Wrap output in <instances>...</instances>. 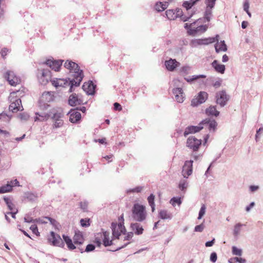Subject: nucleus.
<instances>
[{
  "instance_id": "nucleus-64",
  "label": "nucleus",
  "mask_w": 263,
  "mask_h": 263,
  "mask_svg": "<svg viewBox=\"0 0 263 263\" xmlns=\"http://www.w3.org/2000/svg\"><path fill=\"white\" fill-rule=\"evenodd\" d=\"M238 261V257H233L229 259V263H234L235 262H237Z\"/></svg>"
},
{
  "instance_id": "nucleus-43",
  "label": "nucleus",
  "mask_w": 263,
  "mask_h": 263,
  "mask_svg": "<svg viewBox=\"0 0 263 263\" xmlns=\"http://www.w3.org/2000/svg\"><path fill=\"white\" fill-rule=\"evenodd\" d=\"M205 209H206L205 205L204 204H203L201 206V208L200 210L198 219H201L202 217V216L205 214Z\"/></svg>"
},
{
  "instance_id": "nucleus-37",
  "label": "nucleus",
  "mask_w": 263,
  "mask_h": 263,
  "mask_svg": "<svg viewBox=\"0 0 263 263\" xmlns=\"http://www.w3.org/2000/svg\"><path fill=\"white\" fill-rule=\"evenodd\" d=\"M212 8H206V10L204 13V18L208 22H209L211 20V17L212 14Z\"/></svg>"
},
{
  "instance_id": "nucleus-22",
  "label": "nucleus",
  "mask_w": 263,
  "mask_h": 263,
  "mask_svg": "<svg viewBox=\"0 0 263 263\" xmlns=\"http://www.w3.org/2000/svg\"><path fill=\"white\" fill-rule=\"evenodd\" d=\"M165 65L168 70L173 71L179 65V63L175 60L170 59L165 61Z\"/></svg>"
},
{
  "instance_id": "nucleus-52",
  "label": "nucleus",
  "mask_w": 263,
  "mask_h": 263,
  "mask_svg": "<svg viewBox=\"0 0 263 263\" xmlns=\"http://www.w3.org/2000/svg\"><path fill=\"white\" fill-rule=\"evenodd\" d=\"M95 249V246L92 244L88 245L85 249V251L87 252H91L94 250Z\"/></svg>"
},
{
  "instance_id": "nucleus-31",
  "label": "nucleus",
  "mask_w": 263,
  "mask_h": 263,
  "mask_svg": "<svg viewBox=\"0 0 263 263\" xmlns=\"http://www.w3.org/2000/svg\"><path fill=\"white\" fill-rule=\"evenodd\" d=\"M204 120H208V121L204 126H208L209 130L212 129L213 131L215 130L217 123L215 120H210L209 119H205Z\"/></svg>"
},
{
  "instance_id": "nucleus-58",
  "label": "nucleus",
  "mask_w": 263,
  "mask_h": 263,
  "mask_svg": "<svg viewBox=\"0 0 263 263\" xmlns=\"http://www.w3.org/2000/svg\"><path fill=\"white\" fill-rule=\"evenodd\" d=\"M249 8V3L248 0H246L243 4V10L245 11H248Z\"/></svg>"
},
{
  "instance_id": "nucleus-61",
  "label": "nucleus",
  "mask_w": 263,
  "mask_h": 263,
  "mask_svg": "<svg viewBox=\"0 0 263 263\" xmlns=\"http://www.w3.org/2000/svg\"><path fill=\"white\" fill-rule=\"evenodd\" d=\"M18 212V210H16V211H11V212H8L7 213V214H9V215H11L12 217L14 219H15L16 218L15 217V215Z\"/></svg>"
},
{
  "instance_id": "nucleus-59",
  "label": "nucleus",
  "mask_w": 263,
  "mask_h": 263,
  "mask_svg": "<svg viewBox=\"0 0 263 263\" xmlns=\"http://www.w3.org/2000/svg\"><path fill=\"white\" fill-rule=\"evenodd\" d=\"M221 82H222V81H221V80H218V81H216V82L213 84V86H214L215 88H217L221 86Z\"/></svg>"
},
{
  "instance_id": "nucleus-41",
  "label": "nucleus",
  "mask_w": 263,
  "mask_h": 263,
  "mask_svg": "<svg viewBox=\"0 0 263 263\" xmlns=\"http://www.w3.org/2000/svg\"><path fill=\"white\" fill-rule=\"evenodd\" d=\"M54 121H55V122L53 126L55 128L60 127L63 125V121L61 118L54 120Z\"/></svg>"
},
{
  "instance_id": "nucleus-50",
  "label": "nucleus",
  "mask_w": 263,
  "mask_h": 263,
  "mask_svg": "<svg viewBox=\"0 0 263 263\" xmlns=\"http://www.w3.org/2000/svg\"><path fill=\"white\" fill-rule=\"evenodd\" d=\"M19 117L22 120L27 121L29 119V116L28 114L23 112L19 115Z\"/></svg>"
},
{
  "instance_id": "nucleus-54",
  "label": "nucleus",
  "mask_w": 263,
  "mask_h": 263,
  "mask_svg": "<svg viewBox=\"0 0 263 263\" xmlns=\"http://www.w3.org/2000/svg\"><path fill=\"white\" fill-rule=\"evenodd\" d=\"M217 259V254L215 252H213L210 255V260L213 262H215Z\"/></svg>"
},
{
  "instance_id": "nucleus-39",
  "label": "nucleus",
  "mask_w": 263,
  "mask_h": 263,
  "mask_svg": "<svg viewBox=\"0 0 263 263\" xmlns=\"http://www.w3.org/2000/svg\"><path fill=\"white\" fill-rule=\"evenodd\" d=\"M143 188V186H137V187H136L135 188H134V189H129V190H127V193H138L141 192L142 191Z\"/></svg>"
},
{
  "instance_id": "nucleus-18",
  "label": "nucleus",
  "mask_w": 263,
  "mask_h": 263,
  "mask_svg": "<svg viewBox=\"0 0 263 263\" xmlns=\"http://www.w3.org/2000/svg\"><path fill=\"white\" fill-rule=\"evenodd\" d=\"M63 62V60H52L49 59L46 61V64L52 69L58 71L59 70Z\"/></svg>"
},
{
  "instance_id": "nucleus-13",
  "label": "nucleus",
  "mask_w": 263,
  "mask_h": 263,
  "mask_svg": "<svg viewBox=\"0 0 263 263\" xmlns=\"http://www.w3.org/2000/svg\"><path fill=\"white\" fill-rule=\"evenodd\" d=\"M111 229L113 237L117 238H119L121 233H124L126 231L124 226L121 223L118 224L112 223Z\"/></svg>"
},
{
  "instance_id": "nucleus-63",
  "label": "nucleus",
  "mask_w": 263,
  "mask_h": 263,
  "mask_svg": "<svg viewBox=\"0 0 263 263\" xmlns=\"http://www.w3.org/2000/svg\"><path fill=\"white\" fill-rule=\"evenodd\" d=\"M214 241H215V239L214 238L211 241L206 242L205 243V246L206 247L212 246L214 245Z\"/></svg>"
},
{
  "instance_id": "nucleus-46",
  "label": "nucleus",
  "mask_w": 263,
  "mask_h": 263,
  "mask_svg": "<svg viewBox=\"0 0 263 263\" xmlns=\"http://www.w3.org/2000/svg\"><path fill=\"white\" fill-rule=\"evenodd\" d=\"M24 221L27 223H31L34 222V221H36L35 219L33 220V218L30 216V215L29 214H27L25 216Z\"/></svg>"
},
{
  "instance_id": "nucleus-19",
  "label": "nucleus",
  "mask_w": 263,
  "mask_h": 263,
  "mask_svg": "<svg viewBox=\"0 0 263 263\" xmlns=\"http://www.w3.org/2000/svg\"><path fill=\"white\" fill-rule=\"evenodd\" d=\"M96 85L93 84L92 81L88 83H84L82 86V89L88 95H93L95 92Z\"/></svg>"
},
{
  "instance_id": "nucleus-34",
  "label": "nucleus",
  "mask_w": 263,
  "mask_h": 263,
  "mask_svg": "<svg viewBox=\"0 0 263 263\" xmlns=\"http://www.w3.org/2000/svg\"><path fill=\"white\" fill-rule=\"evenodd\" d=\"M206 114L208 115H212L214 116H218L219 112L216 109L215 106H210L206 109Z\"/></svg>"
},
{
  "instance_id": "nucleus-23",
  "label": "nucleus",
  "mask_w": 263,
  "mask_h": 263,
  "mask_svg": "<svg viewBox=\"0 0 263 263\" xmlns=\"http://www.w3.org/2000/svg\"><path fill=\"white\" fill-rule=\"evenodd\" d=\"M81 118V114L77 111H70V115L69 117V121L73 123L78 122Z\"/></svg>"
},
{
  "instance_id": "nucleus-9",
  "label": "nucleus",
  "mask_w": 263,
  "mask_h": 263,
  "mask_svg": "<svg viewBox=\"0 0 263 263\" xmlns=\"http://www.w3.org/2000/svg\"><path fill=\"white\" fill-rule=\"evenodd\" d=\"M53 95L50 92H44L40 99V103H43V105H41V107L43 109H46L49 106L47 103L53 100Z\"/></svg>"
},
{
  "instance_id": "nucleus-14",
  "label": "nucleus",
  "mask_w": 263,
  "mask_h": 263,
  "mask_svg": "<svg viewBox=\"0 0 263 263\" xmlns=\"http://www.w3.org/2000/svg\"><path fill=\"white\" fill-rule=\"evenodd\" d=\"M9 84L12 86H16L21 82V79L18 78L13 71H8L5 76Z\"/></svg>"
},
{
  "instance_id": "nucleus-17",
  "label": "nucleus",
  "mask_w": 263,
  "mask_h": 263,
  "mask_svg": "<svg viewBox=\"0 0 263 263\" xmlns=\"http://www.w3.org/2000/svg\"><path fill=\"white\" fill-rule=\"evenodd\" d=\"M51 238L48 240L52 243L53 246L63 247L64 243L59 235L55 234L53 232H50Z\"/></svg>"
},
{
  "instance_id": "nucleus-47",
  "label": "nucleus",
  "mask_w": 263,
  "mask_h": 263,
  "mask_svg": "<svg viewBox=\"0 0 263 263\" xmlns=\"http://www.w3.org/2000/svg\"><path fill=\"white\" fill-rule=\"evenodd\" d=\"M30 229L32 231L33 234H35L36 236L40 235V233L38 231V229L35 224L32 225L30 227Z\"/></svg>"
},
{
  "instance_id": "nucleus-60",
  "label": "nucleus",
  "mask_w": 263,
  "mask_h": 263,
  "mask_svg": "<svg viewBox=\"0 0 263 263\" xmlns=\"http://www.w3.org/2000/svg\"><path fill=\"white\" fill-rule=\"evenodd\" d=\"M8 51V50L7 48H3L1 52L2 56L3 58H4L7 55Z\"/></svg>"
},
{
  "instance_id": "nucleus-45",
  "label": "nucleus",
  "mask_w": 263,
  "mask_h": 263,
  "mask_svg": "<svg viewBox=\"0 0 263 263\" xmlns=\"http://www.w3.org/2000/svg\"><path fill=\"white\" fill-rule=\"evenodd\" d=\"M181 198H172L170 200V203L173 205L175 206L176 204L180 205L181 203L180 200Z\"/></svg>"
},
{
  "instance_id": "nucleus-4",
  "label": "nucleus",
  "mask_w": 263,
  "mask_h": 263,
  "mask_svg": "<svg viewBox=\"0 0 263 263\" xmlns=\"http://www.w3.org/2000/svg\"><path fill=\"white\" fill-rule=\"evenodd\" d=\"M145 207L138 203L135 204L132 209L133 218L136 221H142L145 218Z\"/></svg>"
},
{
  "instance_id": "nucleus-16",
  "label": "nucleus",
  "mask_w": 263,
  "mask_h": 263,
  "mask_svg": "<svg viewBox=\"0 0 263 263\" xmlns=\"http://www.w3.org/2000/svg\"><path fill=\"white\" fill-rule=\"evenodd\" d=\"M208 97V94L206 92H200L197 97L192 100L191 102L192 105L193 106H196L204 103L207 99Z\"/></svg>"
},
{
  "instance_id": "nucleus-8",
  "label": "nucleus",
  "mask_w": 263,
  "mask_h": 263,
  "mask_svg": "<svg viewBox=\"0 0 263 263\" xmlns=\"http://www.w3.org/2000/svg\"><path fill=\"white\" fill-rule=\"evenodd\" d=\"M218 35L215 37H209L201 39H197L192 41V44L193 46L195 47L198 45H206L211 43H214L216 41H218Z\"/></svg>"
},
{
  "instance_id": "nucleus-2",
  "label": "nucleus",
  "mask_w": 263,
  "mask_h": 263,
  "mask_svg": "<svg viewBox=\"0 0 263 263\" xmlns=\"http://www.w3.org/2000/svg\"><path fill=\"white\" fill-rule=\"evenodd\" d=\"M189 13V12H188ZM195 14L194 12H192L191 14H188V15H184L183 14L182 11L179 8L175 10L168 9L165 11V14L167 18L170 20H175L178 17H180L181 20L183 22L187 21L190 18H191Z\"/></svg>"
},
{
  "instance_id": "nucleus-28",
  "label": "nucleus",
  "mask_w": 263,
  "mask_h": 263,
  "mask_svg": "<svg viewBox=\"0 0 263 263\" xmlns=\"http://www.w3.org/2000/svg\"><path fill=\"white\" fill-rule=\"evenodd\" d=\"M73 239L75 245H82L84 242L83 235L80 232L76 233Z\"/></svg>"
},
{
  "instance_id": "nucleus-51",
  "label": "nucleus",
  "mask_w": 263,
  "mask_h": 263,
  "mask_svg": "<svg viewBox=\"0 0 263 263\" xmlns=\"http://www.w3.org/2000/svg\"><path fill=\"white\" fill-rule=\"evenodd\" d=\"M242 226V224L240 223H237L235 225L234 228V234L235 235L238 234L239 231L240 230V228Z\"/></svg>"
},
{
  "instance_id": "nucleus-32",
  "label": "nucleus",
  "mask_w": 263,
  "mask_h": 263,
  "mask_svg": "<svg viewBox=\"0 0 263 263\" xmlns=\"http://www.w3.org/2000/svg\"><path fill=\"white\" fill-rule=\"evenodd\" d=\"M159 214L160 217L162 219H171L172 218V214L165 210H161Z\"/></svg>"
},
{
  "instance_id": "nucleus-12",
  "label": "nucleus",
  "mask_w": 263,
  "mask_h": 263,
  "mask_svg": "<svg viewBox=\"0 0 263 263\" xmlns=\"http://www.w3.org/2000/svg\"><path fill=\"white\" fill-rule=\"evenodd\" d=\"M193 160L186 161L182 167V175L184 178L187 179L193 173Z\"/></svg>"
},
{
  "instance_id": "nucleus-62",
  "label": "nucleus",
  "mask_w": 263,
  "mask_h": 263,
  "mask_svg": "<svg viewBox=\"0 0 263 263\" xmlns=\"http://www.w3.org/2000/svg\"><path fill=\"white\" fill-rule=\"evenodd\" d=\"M133 236V232H129L127 234V235L125 237L124 239L129 240H130Z\"/></svg>"
},
{
  "instance_id": "nucleus-26",
  "label": "nucleus",
  "mask_w": 263,
  "mask_h": 263,
  "mask_svg": "<svg viewBox=\"0 0 263 263\" xmlns=\"http://www.w3.org/2000/svg\"><path fill=\"white\" fill-rule=\"evenodd\" d=\"M217 43L215 45V50L216 52L220 51H226L227 50V47L224 43V41H220L218 42V40L216 41Z\"/></svg>"
},
{
  "instance_id": "nucleus-11",
  "label": "nucleus",
  "mask_w": 263,
  "mask_h": 263,
  "mask_svg": "<svg viewBox=\"0 0 263 263\" xmlns=\"http://www.w3.org/2000/svg\"><path fill=\"white\" fill-rule=\"evenodd\" d=\"M208 122V120H203L197 126H188L186 128L184 131V136H186L190 134L195 133L199 132L204 128V125H205Z\"/></svg>"
},
{
  "instance_id": "nucleus-24",
  "label": "nucleus",
  "mask_w": 263,
  "mask_h": 263,
  "mask_svg": "<svg viewBox=\"0 0 263 263\" xmlns=\"http://www.w3.org/2000/svg\"><path fill=\"white\" fill-rule=\"evenodd\" d=\"M212 67L215 70L220 73H224L225 71V66L219 64L217 60H214L212 63Z\"/></svg>"
},
{
  "instance_id": "nucleus-15",
  "label": "nucleus",
  "mask_w": 263,
  "mask_h": 263,
  "mask_svg": "<svg viewBox=\"0 0 263 263\" xmlns=\"http://www.w3.org/2000/svg\"><path fill=\"white\" fill-rule=\"evenodd\" d=\"M216 102L221 106H224L229 100V96L224 90L219 91L216 93Z\"/></svg>"
},
{
  "instance_id": "nucleus-6",
  "label": "nucleus",
  "mask_w": 263,
  "mask_h": 263,
  "mask_svg": "<svg viewBox=\"0 0 263 263\" xmlns=\"http://www.w3.org/2000/svg\"><path fill=\"white\" fill-rule=\"evenodd\" d=\"M198 20L197 21H195L191 24H185L184 27L189 30V31L191 34L194 35L197 33H203L208 28V26L206 25H198V24L196 25V24L198 23Z\"/></svg>"
},
{
  "instance_id": "nucleus-36",
  "label": "nucleus",
  "mask_w": 263,
  "mask_h": 263,
  "mask_svg": "<svg viewBox=\"0 0 263 263\" xmlns=\"http://www.w3.org/2000/svg\"><path fill=\"white\" fill-rule=\"evenodd\" d=\"M188 186V182L187 179L184 178L181 179L178 184V187L181 191H184L187 189Z\"/></svg>"
},
{
  "instance_id": "nucleus-38",
  "label": "nucleus",
  "mask_w": 263,
  "mask_h": 263,
  "mask_svg": "<svg viewBox=\"0 0 263 263\" xmlns=\"http://www.w3.org/2000/svg\"><path fill=\"white\" fill-rule=\"evenodd\" d=\"M11 191V186L8 184L0 187V194L5 193Z\"/></svg>"
},
{
  "instance_id": "nucleus-25",
  "label": "nucleus",
  "mask_w": 263,
  "mask_h": 263,
  "mask_svg": "<svg viewBox=\"0 0 263 263\" xmlns=\"http://www.w3.org/2000/svg\"><path fill=\"white\" fill-rule=\"evenodd\" d=\"M130 228L133 232L135 233L136 234L140 235L143 233V229L142 227L141 226L140 224L138 223H131Z\"/></svg>"
},
{
  "instance_id": "nucleus-30",
  "label": "nucleus",
  "mask_w": 263,
  "mask_h": 263,
  "mask_svg": "<svg viewBox=\"0 0 263 263\" xmlns=\"http://www.w3.org/2000/svg\"><path fill=\"white\" fill-rule=\"evenodd\" d=\"M63 237L69 250H72L76 248L72 240L69 236L63 235Z\"/></svg>"
},
{
  "instance_id": "nucleus-35",
  "label": "nucleus",
  "mask_w": 263,
  "mask_h": 263,
  "mask_svg": "<svg viewBox=\"0 0 263 263\" xmlns=\"http://www.w3.org/2000/svg\"><path fill=\"white\" fill-rule=\"evenodd\" d=\"M103 232L101 233H98L95 235L94 242L97 245V246H101L102 243L101 242L102 241H103Z\"/></svg>"
},
{
  "instance_id": "nucleus-42",
  "label": "nucleus",
  "mask_w": 263,
  "mask_h": 263,
  "mask_svg": "<svg viewBox=\"0 0 263 263\" xmlns=\"http://www.w3.org/2000/svg\"><path fill=\"white\" fill-rule=\"evenodd\" d=\"M80 223L82 227H87L90 225L89 219H81L80 220Z\"/></svg>"
},
{
  "instance_id": "nucleus-27",
  "label": "nucleus",
  "mask_w": 263,
  "mask_h": 263,
  "mask_svg": "<svg viewBox=\"0 0 263 263\" xmlns=\"http://www.w3.org/2000/svg\"><path fill=\"white\" fill-rule=\"evenodd\" d=\"M168 6V2H157L155 5V9L158 12L164 11Z\"/></svg>"
},
{
  "instance_id": "nucleus-53",
  "label": "nucleus",
  "mask_w": 263,
  "mask_h": 263,
  "mask_svg": "<svg viewBox=\"0 0 263 263\" xmlns=\"http://www.w3.org/2000/svg\"><path fill=\"white\" fill-rule=\"evenodd\" d=\"M46 217H43L42 218H39L38 219H36L35 221L37 222L40 223H47L49 221L47 219H45Z\"/></svg>"
},
{
  "instance_id": "nucleus-10",
  "label": "nucleus",
  "mask_w": 263,
  "mask_h": 263,
  "mask_svg": "<svg viewBox=\"0 0 263 263\" xmlns=\"http://www.w3.org/2000/svg\"><path fill=\"white\" fill-rule=\"evenodd\" d=\"M201 144V140L195 137H190L186 142V146L194 151H197Z\"/></svg>"
},
{
  "instance_id": "nucleus-7",
  "label": "nucleus",
  "mask_w": 263,
  "mask_h": 263,
  "mask_svg": "<svg viewBox=\"0 0 263 263\" xmlns=\"http://www.w3.org/2000/svg\"><path fill=\"white\" fill-rule=\"evenodd\" d=\"M37 78L40 83L43 85H46L51 79V72L48 69H43L37 74Z\"/></svg>"
},
{
  "instance_id": "nucleus-40",
  "label": "nucleus",
  "mask_w": 263,
  "mask_h": 263,
  "mask_svg": "<svg viewBox=\"0 0 263 263\" xmlns=\"http://www.w3.org/2000/svg\"><path fill=\"white\" fill-rule=\"evenodd\" d=\"M232 253L233 255L241 256L242 255V250L233 246L232 249Z\"/></svg>"
},
{
  "instance_id": "nucleus-33",
  "label": "nucleus",
  "mask_w": 263,
  "mask_h": 263,
  "mask_svg": "<svg viewBox=\"0 0 263 263\" xmlns=\"http://www.w3.org/2000/svg\"><path fill=\"white\" fill-rule=\"evenodd\" d=\"M6 204L8 209L11 211H16L17 210L15 205L12 202L11 198H3Z\"/></svg>"
},
{
  "instance_id": "nucleus-3",
  "label": "nucleus",
  "mask_w": 263,
  "mask_h": 263,
  "mask_svg": "<svg viewBox=\"0 0 263 263\" xmlns=\"http://www.w3.org/2000/svg\"><path fill=\"white\" fill-rule=\"evenodd\" d=\"M36 115L41 117L42 119H40L38 117H36L34 119L35 121L38 120L42 121L44 120H47L49 118L54 120L62 117V110L61 108H53L49 110L48 113H42L41 114L36 113Z\"/></svg>"
},
{
  "instance_id": "nucleus-48",
  "label": "nucleus",
  "mask_w": 263,
  "mask_h": 263,
  "mask_svg": "<svg viewBox=\"0 0 263 263\" xmlns=\"http://www.w3.org/2000/svg\"><path fill=\"white\" fill-rule=\"evenodd\" d=\"M7 184L11 186V190H12V187H13L14 186H17V185L19 186V182L17 179H15L14 180H11L9 182H8Z\"/></svg>"
},
{
  "instance_id": "nucleus-21",
  "label": "nucleus",
  "mask_w": 263,
  "mask_h": 263,
  "mask_svg": "<svg viewBox=\"0 0 263 263\" xmlns=\"http://www.w3.org/2000/svg\"><path fill=\"white\" fill-rule=\"evenodd\" d=\"M173 93L175 95L176 100L179 103H182L184 101L183 93L182 88H176L173 89Z\"/></svg>"
},
{
  "instance_id": "nucleus-57",
  "label": "nucleus",
  "mask_w": 263,
  "mask_h": 263,
  "mask_svg": "<svg viewBox=\"0 0 263 263\" xmlns=\"http://www.w3.org/2000/svg\"><path fill=\"white\" fill-rule=\"evenodd\" d=\"M114 109L116 110L120 111L122 110L121 105L117 102H116L114 104Z\"/></svg>"
},
{
  "instance_id": "nucleus-55",
  "label": "nucleus",
  "mask_w": 263,
  "mask_h": 263,
  "mask_svg": "<svg viewBox=\"0 0 263 263\" xmlns=\"http://www.w3.org/2000/svg\"><path fill=\"white\" fill-rule=\"evenodd\" d=\"M204 229V226L203 224L196 226L195 228V231L196 232H202Z\"/></svg>"
},
{
  "instance_id": "nucleus-1",
  "label": "nucleus",
  "mask_w": 263,
  "mask_h": 263,
  "mask_svg": "<svg viewBox=\"0 0 263 263\" xmlns=\"http://www.w3.org/2000/svg\"><path fill=\"white\" fill-rule=\"evenodd\" d=\"M64 67L70 70L72 78H69L68 80L63 79H54L51 80V82L57 88L60 87H65L70 86L69 91H73V86H79L84 77L82 70L80 69L79 65L71 61L67 60L64 64Z\"/></svg>"
},
{
  "instance_id": "nucleus-56",
  "label": "nucleus",
  "mask_w": 263,
  "mask_h": 263,
  "mask_svg": "<svg viewBox=\"0 0 263 263\" xmlns=\"http://www.w3.org/2000/svg\"><path fill=\"white\" fill-rule=\"evenodd\" d=\"M80 205L81 208L83 211H85V210H87L88 203H87V202H86L85 201V202H81L80 203Z\"/></svg>"
},
{
  "instance_id": "nucleus-49",
  "label": "nucleus",
  "mask_w": 263,
  "mask_h": 263,
  "mask_svg": "<svg viewBox=\"0 0 263 263\" xmlns=\"http://www.w3.org/2000/svg\"><path fill=\"white\" fill-rule=\"evenodd\" d=\"M45 219H47L50 223L54 227H57L59 224V223L55 219L50 217H46Z\"/></svg>"
},
{
  "instance_id": "nucleus-20",
  "label": "nucleus",
  "mask_w": 263,
  "mask_h": 263,
  "mask_svg": "<svg viewBox=\"0 0 263 263\" xmlns=\"http://www.w3.org/2000/svg\"><path fill=\"white\" fill-rule=\"evenodd\" d=\"M69 104L72 106H75L83 104V101L78 98L76 93H73L69 96L68 100Z\"/></svg>"
},
{
  "instance_id": "nucleus-5",
  "label": "nucleus",
  "mask_w": 263,
  "mask_h": 263,
  "mask_svg": "<svg viewBox=\"0 0 263 263\" xmlns=\"http://www.w3.org/2000/svg\"><path fill=\"white\" fill-rule=\"evenodd\" d=\"M16 92L13 91L10 93L9 99L11 102L9 109L13 112L22 111L23 107L22 105V101L20 98L14 99L16 97Z\"/></svg>"
},
{
  "instance_id": "nucleus-29",
  "label": "nucleus",
  "mask_w": 263,
  "mask_h": 263,
  "mask_svg": "<svg viewBox=\"0 0 263 263\" xmlns=\"http://www.w3.org/2000/svg\"><path fill=\"white\" fill-rule=\"evenodd\" d=\"M103 242L105 247L109 246L112 245V241L109 239V232L103 231Z\"/></svg>"
},
{
  "instance_id": "nucleus-44",
  "label": "nucleus",
  "mask_w": 263,
  "mask_h": 263,
  "mask_svg": "<svg viewBox=\"0 0 263 263\" xmlns=\"http://www.w3.org/2000/svg\"><path fill=\"white\" fill-rule=\"evenodd\" d=\"M216 0H206L205 3L207 8H213L215 4Z\"/></svg>"
}]
</instances>
